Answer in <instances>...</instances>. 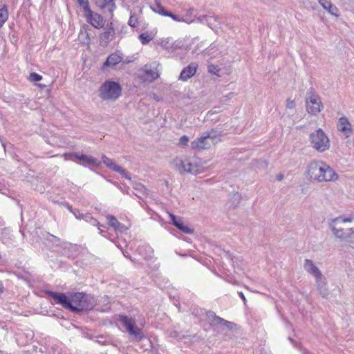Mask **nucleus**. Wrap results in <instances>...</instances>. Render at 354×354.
<instances>
[{"label":"nucleus","instance_id":"obj_14","mask_svg":"<svg viewBox=\"0 0 354 354\" xmlns=\"http://www.w3.org/2000/svg\"><path fill=\"white\" fill-rule=\"evenodd\" d=\"M115 0H94L96 6L101 10H107L111 15L116 9Z\"/></svg>","mask_w":354,"mask_h":354},{"label":"nucleus","instance_id":"obj_3","mask_svg":"<svg viewBox=\"0 0 354 354\" xmlns=\"http://www.w3.org/2000/svg\"><path fill=\"white\" fill-rule=\"evenodd\" d=\"M120 84L112 81H106L100 88V97L104 100H115L121 95Z\"/></svg>","mask_w":354,"mask_h":354},{"label":"nucleus","instance_id":"obj_4","mask_svg":"<svg viewBox=\"0 0 354 354\" xmlns=\"http://www.w3.org/2000/svg\"><path fill=\"white\" fill-rule=\"evenodd\" d=\"M97 227L100 233L104 236L112 239L118 236V233L127 230L122 223H97Z\"/></svg>","mask_w":354,"mask_h":354},{"label":"nucleus","instance_id":"obj_15","mask_svg":"<svg viewBox=\"0 0 354 354\" xmlns=\"http://www.w3.org/2000/svg\"><path fill=\"white\" fill-rule=\"evenodd\" d=\"M198 64L196 63H191L187 67L184 68L180 74L179 79L182 81H187L188 79L193 77L197 71Z\"/></svg>","mask_w":354,"mask_h":354},{"label":"nucleus","instance_id":"obj_8","mask_svg":"<svg viewBox=\"0 0 354 354\" xmlns=\"http://www.w3.org/2000/svg\"><path fill=\"white\" fill-rule=\"evenodd\" d=\"M44 243L49 248H53L55 246H62L64 248H68L69 249L76 250L77 245H73L71 243L62 241L59 237H57L48 232H45L43 234Z\"/></svg>","mask_w":354,"mask_h":354},{"label":"nucleus","instance_id":"obj_37","mask_svg":"<svg viewBox=\"0 0 354 354\" xmlns=\"http://www.w3.org/2000/svg\"><path fill=\"white\" fill-rule=\"evenodd\" d=\"M157 8H158V12L163 15V12H167L165 8L160 5V0H155Z\"/></svg>","mask_w":354,"mask_h":354},{"label":"nucleus","instance_id":"obj_20","mask_svg":"<svg viewBox=\"0 0 354 354\" xmlns=\"http://www.w3.org/2000/svg\"><path fill=\"white\" fill-rule=\"evenodd\" d=\"M122 60V57L118 53H113L111 54L106 59V62L102 65V69H105L109 66H114L120 63Z\"/></svg>","mask_w":354,"mask_h":354},{"label":"nucleus","instance_id":"obj_23","mask_svg":"<svg viewBox=\"0 0 354 354\" xmlns=\"http://www.w3.org/2000/svg\"><path fill=\"white\" fill-rule=\"evenodd\" d=\"M316 283L317 288L319 291V294L323 297H326L329 294V291L326 288V283L325 281V279L322 277H321L320 279H316Z\"/></svg>","mask_w":354,"mask_h":354},{"label":"nucleus","instance_id":"obj_29","mask_svg":"<svg viewBox=\"0 0 354 354\" xmlns=\"http://www.w3.org/2000/svg\"><path fill=\"white\" fill-rule=\"evenodd\" d=\"M208 72L210 73H212L216 76H220L219 72H220V68L214 64H209L208 65Z\"/></svg>","mask_w":354,"mask_h":354},{"label":"nucleus","instance_id":"obj_32","mask_svg":"<svg viewBox=\"0 0 354 354\" xmlns=\"http://www.w3.org/2000/svg\"><path fill=\"white\" fill-rule=\"evenodd\" d=\"M79 5L83 8V10H86L90 8L88 0H77Z\"/></svg>","mask_w":354,"mask_h":354},{"label":"nucleus","instance_id":"obj_42","mask_svg":"<svg viewBox=\"0 0 354 354\" xmlns=\"http://www.w3.org/2000/svg\"><path fill=\"white\" fill-rule=\"evenodd\" d=\"M238 294L242 299L243 303L245 304L247 300H246V298L245 297V295H243V293L242 292H239Z\"/></svg>","mask_w":354,"mask_h":354},{"label":"nucleus","instance_id":"obj_18","mask_svg":"<svg viewBox=\"0 0 354 354\" xmlns=\"http://www.w3.org/2000/svg\"><path fill=\"white\" fill-rule=\"evenodd\" d=\"M207 317L209 319L210 324L214 330H218L220 328H223L225 322L224 319L217 316L213 311H208L207 313Z\"/></svg>","mask_w":354,"mask_h":354},{"label":"nucleus","instance_id":"obj_50","mask_svg":"<svg viewBox=\"0 0 354 354\" xmlns=\"http://www.w3.org/2000/svg\"><path fill=\"white\" fill-rule=\"evenodd\" d=\"M0 354H6V353H4L3 351H0Z\"/></svg>","mask_w":354,"mask_h":354},{"label":"nucleus","instance_id":"obj_48","mask_svg":"<svg viewBox=\"0 0 354 354\" xmlns=\"http://www.w3.org/2000/svg\"><path fill=\"white\" fill-rule=\"evenodd\" d=\"M113 220H115V218L112 217L111 219L110 220V221H113Z\"/></svg>","mask_w":354,"mask_h":354},{"label":"nucleus","instance_id":"obj_17","mask_svg":"<svg viewBox=\"0 0 354 354\" xmlns=\"http://www.w3.org/2000/svg\"><path fill=\"white\" fill-rule=\"evenodd\" d=\"M208 139H213V138L210 135V133H207L205 136L194 140L192 142V147L194 149H206L209 146V144L207 143V142Z\"/></svg>","mask_w":354,"mask_h":354},{"label":"nucleus","instance_id":"obj_28","mask_svg":"<svg viewBox=\"0 0 354 354\" xmlns=\"http://www.w3.org/2000/svg\"><path fill=\"white\" fill-rule=\"evenodd\" d=\"M139 39L142 44L146 45L152 40V37L147 33H142L139 35Z\"/></svg>","mask_w":354,"mask_h":354},{"label":"nucleus","instance_id":"obj_12","mask_svg":"<svg viewBox=\"0 0 354 354\" xmlns=\"http://www.w3.org/2000/svg\"><path fill=\"white\" fill-rule=\"evenodd\" d=\"M339 223H333L330 224V228L332 230L333 234L337 239L341 240H346L347 238L350 237V236L354 233V231L351 227L350 228H343L342 227L337 226Z\"/></svg>","mask_w":354,"mask_h":354},{"label":"nucleus","instance_id":"obj_10","mask_svg":"<svg viewBox=\"0 0 354 354\" xmlns=\"http://www.w3.org/2000/svg\"><path fill=\"white\" fill-rule=\"evenodd\" d=\"M322 107V104L319 96L310 91L309 96L306 99L307 111L310 114L315 115L320 112Z\"/></svg>","mask_w":354,"mask_h":354},{"label":"nucleus","instance_id":"obj_5","mask_svg":"<svg viewBox=\"0 0 354 354\" xmlns=\"http://www.w3.org/2000/svg\"><path fill=\"white\" fill-rule=\"evenodd\" d=\"M310 140L312 146L318 151L322 152L329 149V139L322 129L311 133Z\"/></svg>","mask_w":354,"mask_h":354},{"label":"nucleus","instance_id":"obj_7","mask_svg":"<svg viewBox=\"0 0 354 354\" xmlns=\"http://www.w3.org/2000/svg\"><path fill=\"white\" fill-rule=\"evenodd\" d=\"M119 321L125 327L129 335L137 340H141L144 335L140 328L135 325L134 321L126 315H120Z\"/></svg>","mask_w":354,"mask_h":354},{"label":"nucleus","instance_id":"obj_25","mask_svg":"<svg viewBox=\"0 0 354 354\" xmlns=\"http://www.w3.org/2000/svg\"><path fill=\"white\" fill-rule=\"evenodd\" d=\"M138 251L145 259L151 257L153 253L152 248L148 245H140L138 248Z\"/></svg>","mask_w":354,"mask_h":354},{"label":"nucleus","instance_id":"obj_27","mask_svg":"<svg viewBox=\"0 0 354 354\" xmlns=\"http://www.w3.org/2000/svg\"><path fill=\"white\" fill-rule=\"evenodd\" d=\"M42 78H43L42 75H41L35 72H32L29 74L28 80L30 82L36 83V82L41 80Z\"/></svg>","mask_w":354,"mask_h":354},{"label":"nucleus","instance_id":"obj_11","mask_svg":"<svg viewBox=\"0 0 354 354\" xmlns=\"http://www.w3.org/2000/svg\"><path fill=\"white\" fill-rule=\"evenodd\" d=\"M86 21L93 27L100 29L104 26L103 17L97 12L92 11L91 8L84 11Z\"/></svg>","mask_w":354,"mask_h":354},{"label":"nucleus","instance_id":"obj_38","mask_svg":"<svg viewBox=\"0 0 354 354\" xmlns=\"http://www.w3.org/2000/svg\"><path fill=\"white\" fill-rule=\"evenodd\" d=\"M286 107L290 109H294L295 107V101L290 98L288 99L286 102Z\"/></svg>","mask_w":354,"mask_h":354},{"label":"nucleus","instance_id":"obj_19","mask_svg":"<svg viewBox=\"0 0 354 354\" xmlns=\"http://www.w3.org/2000/svg\"><path fill=\"white\" fill-rule=\"evenodd\" d=\"M115 36V28L113 26V24H111L106 28V30L102 32L100 35V42L107 45Z\"/></svg>","mask_w":354,"mask_h":354},{"label":"nucleus","instance_id":"obj_33","mask_svg":"<svg viewBox=\"0 0 354 354\" xmlns=\"http://www.w3.org/2000/svg\"><path fill=\"white\" fill-rule=\"evenodd\" d=\"M235 327H236V324L234 323L225 320L223 328H226L229 330H234V328Z\"/></svg>","mask_w":354,"mask_h":354},{"label":"nucleus","instance_id":"obj_2","mask_svg":"<svg viewBox=\"0 0 354 354\" xmlns=\"http://www.w3.org/2000/svg\"><path fill=\"white\" fill-rule=\"evenodd\" d=\"M71 300L73 313L91 310L96 304L93 297L84 292H72Z\"/></svg>","mask_w":354,"mask_h":354},{"label":"nucleus","instance_id":"obj_26","mask_svg":"<svg viewBox=\"0 0 354 354\" xmlns=\"http://www.w3.org/2000/svg\"><path fill=\"white\" fill-rule=\"evenodd\" d=\"M176 228L183 232L191 234L194 232L193 228L187 225V223H171Z\"/></svg>","mask_w":354,"mask_h":354},{"label":"nucleus","instance_id":"obj_1","mask_svg":"<svg viewBox=\"0 0 354 354\" xmlns=\"http://www.w3.org/2000/svg\"><path fill=\"white\" fill-rule=\"evenodd\" d=\"M307 173L312 180L319 182L335 181L338 175L322 161H313L308 167Z\"/></svg>","mask_w":354,"mask_h":354},{"label":"nucleus","instance_id":"obj_24","mask_svg":"<svg viewBox=\"0 0 354 354\" xmlns=\"http://www.w3.org/2000/svg\"><path fill=\"white\" fill-rule=\"evenodd\" d=\"M9 12L8 6L6 4L0 5V28L3 27L8 21Z\"/></svg>","mask_w":354,"mask_h":354},{"label":"nucleus","instance_id":"obj_31","mask_svg":"<svg viewBox=\"0 0 354 354\" xmlns=\"http://www.w3.org/2000/svg\"><path fill=\"white\" fill-rule=\"evenodd\" d=\"M128 24L131 27L135 28L138 25V19L136 16L131 15L129 17Z\"/></svg>","mask_w":354,"mask_h":354},{"label":"nucleus","instance_id":"obj_16","mask_svg":"<svg viewBox=\"0 0 354 354\" xmlns=\"http://www.w3.org/2000/svg\"><path fill=\"white\" fill-rule=\"evenodd\" d=\"M304 268L307 272L314 276L315 279H320L321 277H322V272L319 270V269L310 259H305Z\"/></svg>","mask_w":354,"mask_h":354},{"label":"nucleus","instance_id":"obj_36","mask_svg":"<svg viewBox=\"0 0 354 354\" xmlns=\"http://www.w3.org/2000/svg\"><path fill=\"white\" fill-rule=\"evenodd\" d=\"M188 142H189V138L187 136H181V138H180V140H179V143L181 145L186 146V145H187Z\"/></svg>","mask_w":354,"mask_h":354},{"label":"nucleus","instance_id":"obj_43","mask_svg":"<svg viewBox=\"0 0 354 354\" xmlns=\"http://www.w3.org/2000/svg\"><path fill=\"white\" fill-rule=\"evenodd\" d=\"M3 292V286L2 282L0 281V294H1Z\"/></svg>","mask_w":354,"mask_h":354},{"label":"nucleus","instance_id":"obj_9","mask_svg":"<svg viewBox=\"0 0 354 354\" xmlns=\"http://www.w3.org/2000/svg\"><path fill=\"white\" fill-rule=\"evenodd\" d=\"M46 294L52 297L56 304H60L65 309H68L72 312V302H71V293L69 292L68 295L64 293L56 292L52 290H46Z\"/></svg>","mask_w":354,"mask_h":354},{"label":"nucleus","instance_id":"obj_21","mask_svg":"<svg viewBox=\"0 0 354 354\" xmlns=\"http://www.w3.org/2000/svg\"><path fill=\"white\" fill-rule=\"evenodd\" d=\"M337 129L339 131L344 133L346 137H348L351 133V124L346 118H339Z\"/></svg>","mask_w":354,"mask_h":354},{"label":"nucleus","instance_id":"obj_22","mask_svg":"<svg viewBox=\"0 0 354 354\" xmlns=\"http://www.w3.org/2000/svg\"><path fill=\"white\" fill-rule=\"evenodd\" d=\"M65 156H74L75 158L82 160L91 165L97 166L100 165V162L97 161V160L92 156H88L83 154L79 155L75 153H65Z\"/></svg>","mask_w":354,"mask_h":354},{"label":"nucleus","instance_id":"obj_30","mask_svg":"<svg viewBox=\"0 0 354 354\" xmlns=\"http://www.w3.org/2000/svg\"><path fill=\"white\" fill-rule=\"evenodd\" d=\"M327 10L331 15H335V16H338V9L337 8L336 6H333L332 3L331 4H328V6L327 7V8L326 9Z\"/></svg>","mask_w":354,"mask_h":354},{"label":"nucleus","instance_id":"obj_6","mask_svg":"<svg viewBox=\"0 0 354 354\" xmlns=\"http://www.w3.org/2000/svg\"><path fill=\"white\" fill-rule=\"evenodd\" d=\"M158 64H147L140 69L139 75L140 80L143 82H153L157 80L159 76V71L158 68Z\"/></svg>","mask_w":354,"mask_h":354},{"label":"nucleus","instance_id":"obj_40","mask_svg":"<svg viewBox=\"0 0 354 354\" xmlns=\"http://www.w3.org/2000/svg\"><path fill=\"white\" fill-rule=\"evenodd\" d=\"M319 3L323 6L324 9H326L328 6V4H331L330 1H328V0H318Z\"/></svg>","mask_w":354,"mask_h":354},{"label":"nucleus","instance_id":"obj_47","mask_svg":"<svg viewBox=\"0 0 354 354\" xmlns=\"http://www.w3.org/2000/svg\"><path fill=\"white\" fill-rule=\"evenodd\" d=\"M171 218H172V221H173V222L176 221V218H175V216H174V215L171 214Z\"/></svg>","mask_w":354,"mask_h":354},{"label":"nucleus","instance_id":"obj_41","mask_svg":"<svg viewBox=\"0 0 354 354\" xmlns=\"http://www.w3.org/2000/svg\"><path fill=\"white\" fill-rule=\"evenodd\" d=\"M241 198V195L239 194L238 193H236V194H234L232 200H234V201H237L239 203L240 201Z\"/></svg>","mask_w":354,"mask_h":354},{"label":"nucleus","instance_id":"obj_49","mask_svg":"<svg viewBox=\"0 0 354 354\" xmlns=\"http://www.w3.org/2000/svg\"><path fill=\"white\" fill-rule=\"evenodd\" d=\"M288 339L291 342H293V339L292 338L289 337Z\"/></svg>","mask_w":354,"mask_h":354},{"label":"nucleus","instance_id":"obj_45","mask_svg":"<svg viewBox=\"0 0 354 354\" xmlns=\"http://www.w3.org/2000/svg\"><path fill=\"white\" fill-rule=\"evenodd\" d=\"M283 179V175H279L277 176V180H281Z\"/></svg>","mask_w":354,"mask_h":354},{"label":"nucleus","instance_id":"obj_13","mask_svg":"<svg viewBox=\"0 0 354 354\" xmlns=\"http://www.w3.org/2000/svg\"><path fill=\"white\" fill-rule=\"evenodd\" d=\"M103 163L110 169L120 173L122 176L127 179H131L130 175L122 167L117 165L111 159L103 155L102 157Z\"/></svg>","mask_w":354,"mask_h":354},{"label":"nucleus","instance_id":"obj_46","mask_svg":"<svg viewBox=\"0 0 354 354\" xmlns=\"http://www.w3.org/2000/svg\"><path fill=\"white\" fill-rule=\"evenodd\" d=\"M343 221H345V222L351 221V218H344Z\"/></svg>","mask_w":354,"mask_h":354},{"label":"nucleus","instance_id":"obj_44","mask_svg":"<svg viewBox=\"0 0 354 354\" xmlns=\"http://www.w3.org/2000/svg\"><path fill=\"white\" fill-rule=\"evenodd\" d=\"M64 158L66 160L71 158V157H74V156H65V153L64 154Z\"/></svg>","mask_w":354,"mask_h":354},{"label":"nucleus","instance_id":"obj_34","mask_svg":"<svg viewBox=\"0 0 354 354\" xmlns=\"http://www.w3.org/2000/svg\"><path fill=\"white\" fill-rule=\"evenodd\" d=\"M182 171L184 172H191L192 165L189 162H182Z\"/></svg>","mask_w":354,"mask_h":354},{"label":"nucleus","instance_id":"obj_51","mask_svg":"<svg viewBox=\"0 0 354 354\" xmlns=\"http://www.w3.org/2000/svg\"><path fill=\"white\" fill-rule=\"evenodd\" d=\"M304 354H310V353L309 352L306 351L304 353Z\"/></svg>","mask_w":354,"mask_h":354},{"label":"nucleus","instance_id":"obj_52","mask_svg":"<svg viewBox=\"0 0 354 354\" xmlns=\"http://www.w3.org/2000/svg\"><path fill=\"white\" fill-rule=\"evenodd\" d=\"M37 85H38L39 86H40V87H43V85H42V84H37Z\"/></svg>","mask_w":354,"mask_h":354},{"label":"nucleus","instance_id":"obj_35","mask_svg":"<svg viewBox=\"0 0 354 354\" xmlns=\"http://www.w3.org/2000/svg\"><path fill=\"white\" fill-rule=\"evenodd\" d=\"M85 35V37L88 41L90 39L86 26H84L80 31V35Z\"/></svg>","mask_w":354,"mask_h":354},{"label":"nucleus","instance_id":"obj_39","mask_svg":"<svg viewBox=\"0 0 354 354\" xmlns=\"http://www.w3.org/2000/svg\"><path fill=\"white\" fill-rule=\"evenodd\" d=\"M163 15L164 16H167V17H169L172 18L175 21H180L179 19L178 18V17L176 15L172 14L171 12H163Z\"/></svg>","mask_w":354,"mask_h":354}]
</instances>
